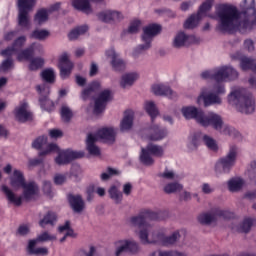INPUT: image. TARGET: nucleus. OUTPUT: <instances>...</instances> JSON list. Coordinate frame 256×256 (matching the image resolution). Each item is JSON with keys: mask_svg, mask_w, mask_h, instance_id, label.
<instances>
[{"mask_svg": "<svg viewBox=\"0 0 256 256\" xmlns=\"http://www.w3.org/2000/svg\"><path fill=\"white\" fill-rule=\"evenodd\" d=\"M41 77L46 83H55V71L51 68L42 71Z\"/></svg>", "mask_w": 256, "mask_h": 256, "instance_id": "obj_54", "label": "nucleus"}, {"mask_svg": "<svg viewBox=\"0 0 256 256\" xmlns=\"http://www.w3.org/2000/svg\"><path fill=\"white\" fill-rule=\"evenodd\" d=\"M14 116L19 123H27V121H33V113L29 111V104L27 102H21L14 109Z\"/></svg>", "mask_w": 256, "mask_h": 256, "instance_id": "obj_19", "label": "nucleus"}, {"mask_svg": "<svg viewBox=\"0 0 256 256\" xmlns=\"http://www.w3.org/2000/svg\"><path fill=\"white\" fill-rule=\"evenodd\" d=\"M253 227H256V218L246 217L238 225L237 231H239V233H250Z\"/></svg>", "mask_w": 256, "mask_h": 256, "instance_id": "obj_36", "label": "nucleus"}, {"mask_svg": "<svg viewBox=\"0 0 256 256\" xmlns=\"http://www.w3.org/2000/svg\"><path fill=\"white\" fill-rule=\"evenodd\" d=\"M200 125L202 127H212L215 131L221 133V135H228V137H232L233 139H239L241 137V133L237 129L223 122V118L215 112L204 113Z\"/></svg>", "mask_w": 256, "mask_h": 256, "instance_id": "obj_3", "label": "nucleus"}, {"mask_svg": "<svg viewBox=\"0 0 256 256\" xmlns=\"http://www.w3.org/2000/svg\"><path fill=\"white\" fill-rule=\"evenodd\" d=\"M89 30V27L87 25L84 26H79L75 29H73L69 34H68V39L70 41H75L81 37V35H85L86 31Z\"/></svg>", "mask_w": 256, "mask_h": 256, "instance_id": "obj_46", "label": "nucleus"}, {"mask_svg": "<svg viewBox=\"0 0 256 256\" xmlns=\"http://www.w3.org/2000/svg\"><path fill=\"white\" fill-rule=\"evenodd\" d=\"M49 135L52 139H59L63 137V131L59 129H52L49 131Z\"/></svg>", "mask_w": 256, "mask_h": 256, "instance_id": "obj_64", "label": "nucleus"}, {"mask_svg": "<svg viewBox=\"0 0 256 256\" xmlns=\"http://www.w3.org/2000/svg\"><path fill=\"white\" fill-rule=\"evenodd\" d=\"M239 78V72L232 66H222L213 71L212 79L217 83H225V81H235Z\"/></svg>", "mask_w": 256, "mask_h": 256, "instance_id": "obj_13", "label": "nucleus"}, {"mask_svg": "<svg viewBox=\"0 0 256 256\" xmlns=\"http://www.w3.org/2000/svg\"><path fill=\"white\" fill-rule=\"evenodd\" d=\"M121 172H119V170L115 169V168H112V167H108L106 169L105 172H103L101 175H100V179L101 181H109V179L111 177H115V175H120Z\"/></svg>", "mask_w": 256, "mask_h": 256, "instance_id": "obj_53", "label": "nucleus"}, {"mask_svg": "<svg viewBox=\"0 0 256 256\" xmlns=\"http://www.w3.org/2000/svg\"><path fill=\"white\" fill-rule=\"evenodd\" d=\"M45 65V59L41 57H35L30 60V64L28 66V69L30 71H39Z\"/></svg>", "mask_w": 256, "mask_h": 256, "instance_id": "obj_50", "label": "nucleus"}, {"mask_svg": "<svg viewBox=\"0 0 256 256\" xmlns=\"http://www.w3.org/2000/svg\"><path fill=\"white\" fill-rule=\"evenodd\" d=\"M144 108H145L146 113H148V115H150L152 121H153V119H155V117H157V115H159V110H157V106L155 105V102H153V101L146 102L144 105Z\"/></svg>", "mask_w": 256, "mask_h": 256, "instance_id": "obj_51", "label": "nucleus"}, {"mask_svg": "<svg viewBox=\"0 0 256 256\" xmlns=\"http://www.w3.org/2000/svg\"><path fill=\"white\" fill-rule=\"evenodd\" d=\"M152 93L154 95L168 97L169 99H175L177 97V93L171 87L161 83L152 85Z\"/></svg>", "mask_w": 256, "mask_h": 256, "instance_id": "obj_28", "label": "nucleus"}, {"mask_svg": "<svg viewBox=\"0 0 256 256\" xmlns=\"http://www.w3.org/2000/svg\"><path fill=\"white\" fill-rule=\"evenodd\" d=\"M117 132L113 128H102L96 134H88L86 139V149L90 155L97 157L101 155V150L95 145L99 139L104 143H113Z\"/></svg>", "mask_w": 256, "mask_h": 256, "instance_id": "obj_4", "label": "nucleus"}, {"mask_svg": "<svg viewBox=\"0 0 256 256\" xmlns=\"http://www.w3.org/2000/svg\"><path fill=\"white\" fill-rule=\"evenodd\" d=\"M159 177L162 179H167L168 181L175 180V177H177V174L173 170H165L163 173L159 174Z\"/></svg>", "mask_w": 256, "mask_h": 256, "instance_id": "obj_60", "label": "nucleus"}, {"mask_svg": "<svg viewBox=\"0 0 256 256\" xmlns=\"http://www.w3.org/2000/svg\"><path fill=\"white\" fill-rule=\"evenodd\" d=\"M139 73L137 72H127L124 73L120 77L119 86L122 87V89H127L129 87H133L137 81H139Z\"/></svg>", "mask_w": 256, "mask_h": 256, "instance_id": "obj_29", "label": "nucleus"}, {"mask_svg": "<svg viewBox=\"0 0 256 256\" xmlns=\"http://www.w3.org/2000/svg\"><path fill=\"white\" fill-rule=\"evenodd\" d=\"M97 255V248L94 246H90L88 249L80 250L76 256H96Z\"/></svg>", "mask_w": 256, "mask_h": 256, "instance_id": "obj_59", "label": "nucleus"}, {"mask_svg": "<svg viewBox=\"0 0 256 256\" xmlns=\"http://www.w3.org/2000/svg\"><path fill=\"white\" fill-rule=\"evenodd\" d=\"M181 239V234L179 231H175L170 236H165V234L162 233V239L160 241L163 243V245H175L177 241Z\"/></svg>", "mask_w": 256, "mask_h": 256, "instance_id": "obj_43", "label": "nucleus"}, {"mask_svg": "<svg viewBox=\"0 0 256 256\" xmlns=\"http://www.w3.org/2000/svg\"><path fill=\"white\" fill-rule=\"evenodd\" d=\"M67 181V175L65 174H56L54 176L55 185H63Z\"/></svg>", "mask_w": 256, "mask_h": 256, "instance_id": "obj_62", "label": "nucleus"}, {"mask_svg": "<svg viewBox=\"0 0 256 256\" xmlns=\"http://www.w3.org/2000/svg\"><path fill=\"white\" fill-rule=\"evenodd\" d=\"M61 150H59V146L55 143L48 144L47 148L39 153L40 157H43L45 155H49L50 153H59Z\"/></svg>", "mask_w": 256, "mask_h": 256, "instance_id": "obj_55", "label": "nucleus"}, {"mask_svg": "<svg viewBox=\"0 0 256 256\" xmlns=\"http://www.w3.org/2000/svg\"><path fill=\"white\" fill-rule=\"evenodd\" d=\"M44 53L43 45L40 43H32L26 49L20 50L16 55L18 61H31L35 55H43Z\"/></svg>", "mask_w": 256, "mask_h": 256, "instance_id": "obj_14", "label": "nucleus"}, {"mask_svg": "<svg viewBox=\"0 0 256 256\" xmlns=\"http://www.w3.org/2000/svg\"><path fill=\"white\" fill-rule=\"evenodd\" d=\"M21 188L23 189V198L25 201H31L39 193V186L35 182H26Z\"/></svg>", "mask_w": 256, "mask_h": 256, "instance_id": "obj_32", "label": "nucleus"}, {"mask_svg": "<svg viewBox=\"0 0 256 256\" xmlns=\"http://www.w3.org/2000/svg\"><path fill=\"white\" fill-rule=\"evenodd\" d=\"M225 212L219 208L212 209L211 211L201 214L198 217L199 223L202 225H211V223H215L219 217H223Z\"/></svg>", "mask_w": 256, "mask_h": 256, "instance_id": "obj_25", "label": "nucleus"}, {"mask_svg": "<svg viewBox=\"0 0 256 256\" xmlns=\"http://www.w3.org/2000/svg\"><path fill=\"white\" fill-rule=\"evenodd\" d=\"M227 185L230 193H239L245 185V180L241 177H234L227 182Z\"/></svg>", "mask_w": 256, "mask_h": 256, "instance_id": "obj_37", "label": "nucleus"}, {"mask_svg": "<svg viewBox=\"0 0 256 256\" xmlns=\"http://www.w3.org/2000/svg\"><path fill=\"white\" fill-rule=\"evenodd\" d=\"M164 193L166 195H173V193H179V191H183V185L178 182H170L163 187Z\"/></svg>", "mask_w": 256, "mask_h": 256, "instance_id": "obj_44", "label": "nucleus"}, {"mask_svg": "<svg viewBox=\"0 0 256 256\" xmlns=\"http://www.w3.org/2000/svg\"><path fill=\"white\" fill-rule=\"evenodd\" d=\"M110 199L114 201L116 205H121L123 201V192H120L117 186H111L108 190Z\"/></svg>", "mask_w": 256, "mask_h": 256, "instance_id": "obj_39", "label": "nucleus"}, {"mask_svg": "<svg viewBox=\"0 0 256 256\" xmlns=\"http://www.w3.org/2000/svg\"><path fill=\"white\" fill-rule=\"evenodd\" d=\"M151 221H159V213L151 210H144L137 216H132L128 219V225L132 229H143L147 227Z\"/></svg>", "mask_w": 256, "mask_h": 256, "instance_id": "obj_8", "label": "nucleus"}, {"mask_svg": "<svg viewBox=\"0 0 256 256\" xmlns=\"http://www.w3.org/2000/svg\"><path fill=\"white\" fill-rule=\"evenodd\" d=\"M49 21V10L42 8L36 12L34 15V23L37 25H43Z\"/></svg>", "mask_w": 256, "mask_h": 256, "instance_id": "obj_40", "label": "nucleus"}, {"mask_svg": "<svg viewBox=\"0 0 256 256\" xmlns=\"http://www.w3.org/2000/svg\"><path fill=\"white\" fill-rule=\"evenodd\" d=\"M1 189L6 195L9 203H13V205H16V207H20V205L23 203V197L17 196V194H15V192H13V190L6 185H3Z\"/></svg>", "mask_w": 256, "mask_h": 256, "instance_id": "obj_35", "label": "nucleus"}, {"mask_svg": "<svg viewBox=\"0 0 256 256\" xmlns=\"http://www.w3.org/2000/svg\"><path fill=\"white\" fill-rule=\"evenodd\" d=\"M18 9L17 22L18 27L29 31L31 29V15L33 9L37 6V0H17Z\"/></svg>", "mask_w": 256, "mask_h": 256, "instance_id": "obj_6", "label": "nucleus"}, {"mask_svg": "<svg viewBox=\"0 0 256 256\" xmlns=\"http://www.w3.org/2000/svg\"><path fill=\"white\" fill-rule=\"evenodd\" d=\"M36 91L40 97H49L51 88L47 84H41L36 86Z\"/></svg>", "mask_w": 256, "mask_h": 256, "instance_id": "obj_56", "label": "nucleus"}, {"mask_svg": "<svg viewBox=\"0 0 256 256\" xmlns=\"http://www.w3.org/2000/svg\"><path fill=\"white\" fill-rule=\"evenodd\" d=\"M39 103L41 109H43L44 111L51 112L55 110V103H53L51 99H49V96L39 97Z\"/></svg>", "mask_w": 256, "mask_h": 256, "instance_id": "obj_48", "label": "nucleus"}, {"mask_svg": "<svg viewBox=\"0 0 256 256\" xmlns=\"http://www.w3.org/2000/svg\"><path fill=\"white\" fill-rule=\"evenodd\" d=\"M44 145H47V136H39L32 142L33 149H41Z\"/></svg>", "mask_w": 256, "mask_h": 256, "instance_id": "obj_57", "label": "nucleus"}, {"mask_svg": "<svg viewBox=\"0 0 256 256\" xmlns=\"http://www.w3.org/2000/svg\"><path fill=\"white\" fill-rule=\"evenodd\" d=\"M213 0H206L200 7L197 14H192L184 23V29H195L199 25L202 17L207 15V11H211Z\"/></svg>", "mask_w": 256, "mask_h": 256, "instance_id": "obj_12", "label": "nucleus"}, {"mask_svg": "<svg viewBox=\"0 0 256 256\" xmlns=\"http://www.w3.org/2000/svg\"><path fill=\"white\" fill-rule=\"evenodd\" d=\"M198 105L204 103V107H211V105H221L223 100L215 92L207 93V88H203L200 95L197 98Z\"/></svg>", "mask_w": 256, "mask_h": 256, "instance_id": "obj_18", "label": "nucleus"}, {"mask_svg": "<svg viewBox=\"0 0 256 256\" xmlns=\"http://www.w3.org/2000/svg\"><path fill=\"white\" fill-rule=\"evenodd\" d=\"M131 127H133V113H128L122 119L120 129L121 131H129Z\"/></svg>", "mask_w": 256, "mask_h": 256, "instance_id": "obj_49", "label": "nucleus"}, {"mask_svg": "<svg viewBox=\"0 0 256 256\" xmlns=\"http://www.w3.org/2000/svg\"><path fill=\"white\" fill-rule=\"evenodd\" d=\"M106 57L107 59H110L112 71H115L116 73H121L126 69L127 63L125 62V60H123V58H121L119 53L115 51V48H110L106 50Z\"/></svg>", "mask_w": 256, "mask_h": 256, "instance_id": "obj_15", "label": "nucleus"}, {"mask_svg": "<svg viewBox=\"0 0 256 256\" xmlns=\"http://www.w3.org/2000/svg\"><path fill=\"white\" fill-rule=\"evenodd\" d=\"M60 117L63 123H71V119H73V110L69 105L62 104L60 108Z\"/></svg>", "mask_w": 256, "mask_h": 256, "instance_id": "obj_38", "label": "nucleus"}, {"mask_svg": "<svg viewBox=\"0 0 256 256\" xmlns=\"http://www.w3.org/2000/svg\"><path fill=\"white\" fill-rule=\"evenodd\" d=\"M29 241H34L35 243H47V241H57V236L50 234L48 231H44L39 234L36 239Z\"/></svg>", "mask_w": 256, "mask_h": 256, "instance_id": "obj_47", "label": "nucleus"}, {"mask_svg": "<svg viewBox=\"0 0 256 256\" xmlns=\"http://www.w3.org/2000/svg\"><path fill=\"white\" fill-rule=\"evenodd\" d=\"M37 245H39V244L35 241H28V245L26 247V251H27L28 255H36V256L49 255V249H47L45 247L36 248Z\"/></svg>", "mask_w": 256, "mask_h": 256, "instance_id": "obj_34", "label": "nucleus"}, {"mask_svg": "<svg viewBox=\"0 0 256 256\" xmlns=\"http://www.w3.org/2000/svg\"><path fill=\"white\" fill-rule=\"evenodd\" d=\"M242 7L244 11L239 12L237 7L229 4H222L216 9V20L218 24L216 31L219 33H235L240 30L242 33L251 31L256 27L255 0H244Z\"/></svg>", "mask_w": 256, "mask_h": 256, "instance_id": "obj_1", "label": "nucleus"}, {"mask_svg": "<svg viewBox=\"0 0 256 256\" xmlns=\"http://www.w3.org/2000/svg\"><path fill=\"white\" fill-rule=\"evenodd\" d=\"M8 57L6 60H4L1 64L2 71H9L11 67H13V59H11V56H4Z\"/></svg>", "mask_w": 256, "mask_h": 256, "instance_id": "obj_61", "label": "nucleus"}, {"mask_svg": "<svg viewBox=\"0 0 256 256\" xmlns=\"http://www.w3.org/2000/svg\"><path fill=\"white\" fill-rule=\"evenodd\" d=\"M25 43H27V37L20 36L14 41L11 47L2 50L0 55H2V57H13V55H17V53L23 49Z\"/></svg>", "mask_w": 256, "mask_h": 256, "instance_id": "obj_26", "label": "nucleus"}, {"mask_svg": "<svg viewBox=\"0 0 256 256\" xmlns=\"http://www.w3.org/2000/svg\"><path fill=\"white\" fill-rule=\"evenodd\" d=\"M161 33V26L157 24H151L146 26L143 29L142 41L144 44H139L134 49V55H141V53H145V51H149L151 49V43H153V38L157 37Z\"/></svg>", "mask_w": 256, "mask_h": 256, "instance_id": "obj_7", "label": "nucleus"}, {"mask_svg": "<svg viewBox=\"0 0 256 256\" xmlns=\"http://www.w3.org/2000/svg\"><path fill=\"white\" fill-rule=\"evenodd\" d=\"M72 7L77 11H81L85 15H93L91 0H72Z\"/></svg>", "mask_w": 256, "mask_h": 256, "instance_id": "obj_33", "label": "nucleus"}, {"mask_svg": "<svg viewBox=\"0 0 256 256\" xmlns=\"http://www.w3.org/2000/svg\"><path fill=\"white\" fill-rule=\"evenodd\" d=\"M108 101H111V90L106 89V90H103L99 94V96L95 99V104H94L95 115H99L105 111V107H107Z\"/></svg>", "mask_w": 256, "mask_h": 256, "instance_id": "obj_22", "label": "nucleus"}, {"mask_svg": "<svg viewBox=\"0 0 256 256\" xmlns=\"http://www.w3.org/2000/svg\"><path fill=\"white\" fill-rule=\"evenodd\" d=\"M58 67L60 69V77L62 79H67L71 75V71H73V62L69 60V54L67 52H64L60 58Z\"/></svg>", "mask_w": 256, "mask_h": 256, "instance_id": "obj_23", "label": "nucleus"}, {"mask_svg": "<svg viewBox=\"0 0 256 256\" xmlns=\"http://www.w3.org/2000/svg\"><path fill=\"white\" fill-rule=\"evenodd\" d=\"M25 175L21 170L14 169L12 175L10 176V186L14 191H18L25 184Z\"/></svg>", "mask_w": 256, "mask_h": 256, "instance_id": "obj_30", "label": "nucleus"}, {"mask_svg": "<svg viewBox=\"0 0 256 256\" xmlns=\"http://www.w3.org/2000/svg\"><path fill=\"white\" fill-rule=\"evenodd\" d=\"M98 89H101L98 82H93L86 89L82 91V99H89V97H93L94 93H97Z\"/></svg>", "mask_w": 256, "mask_h": 256, "instance_id": "obj_45", "label": "nucleus"}, {"mask_svg": "<svg viewBox=\"0 0 256 256\" xmlns=\"http://www.w3.org/2000/svg\"><path fill=\"white\" fill-rule=\"evenodd\" d=\"M193 43H197V38L194 35H189L180 31L174 36L172 47L174 49H183L185 47H190Z\"/></svg>", "mask_w": 256, "mask_h": 256, "instance_id": "obj_17", "label": "nucleus"}, {"mask_svg": "<svg viewBox=\"0 0 256 256\" xmlns=\"http://www.w3.org/2000/svg\"><path fill=\"white\" fill-rule=\"evenodd\" d=\"M203 141L204 145L210 149V151H219V145L213 137L203 134L201 132H196L190 137V142L188 143L189 151H197V147Z\"/></svg>", "mask_w": 256, "mask_h": 256, "instance_id": "obj_10", "label": "nucleus"}, {"mask_svg": "<svg viewBox=\"0 0 256 256\" xmlns=\"http://www.w3.org/2000/svg\"><path fill=\"white\" fill-rule=\"evenodd\" d=\"M98 19L100 21H103V23H109L110 25H116V23H121L123 19H125V16H123V13L115 10H106L103 12H100L98 14Z\"/></svg>", "mask_w": 256, "mask_h": 256, "instance_id": "obj_20", "label": "nucleus"}, {"mask_svg": "<svg viewBox=\"0 0 256 256\" xmlns=\"http://www.w3.org/2000/svg\"><path fill=\"white\" fill-rule=\"evenodd\" d=\"M83 154L81 152H76L73 150H60L58 156L55 158L56 165H68L70 161L74 159H81Z\"/></svg>", "mask_w": 256, "mask_h": 256, "instance_id": "obj_21", "label": "nucleus"}, {"mask_svg": "<svg viewBox=\"0 0 256 256\" xmlns=\"http://www.w3.org/2000/svg\"><path fill=\"white\" fill-rule=\"evenodd\" d=\"M167 135H169V131H167V128H161L157 124H153L150 127V141H162V139H165Z\"/></svg>", "mask_w": 256, "mask_h": 256, "instance_id": "obj_31", "label": "nucleus"}, {"mask_svg": "<svg viewBox=\"0 0 256 256\" xmlns=\"http://www.w3.org/2000/svg\"><path fill=\"white\" fill-rule=\"evenodd\" d=\"M202 193H204V195H211V193H213L215 191V188H213L211 186V184L209 183H204L202 184Z\"/></svg>", "mask_w": 256, "mask_h": 256, "instance_id": "obj_63", "label": "nucleus"}, {"mask_svg": "<svg viewBox=\"0 0 256 256\" xmlns=\"http://www.w3.org/2000/svg\"><path fill=\"white\" fill-rule=\"evenodd\" d=\"M68 202L74 213H83L85 211V200H83L82 195L70 194L68 195Z\"/></svg>", "mask_w": 256, "mask_h": 256, "instance_id": "obj_27", "label": "nucleus"}, {"mask_svg": "<svg viewBox=\"0 0 256 256\" xmlns=\"http://www.w3.org/2000/svg\"><path fill=\"white\" fill-rule=\"evenodd\" d=\"M161 158L165 155V149H163V146L149 143L146 148L141 149L140 154V161L143 163V165L151 166L153 163H155V160L153 157Z\"/></svg>", "mask_w": 256, "mask_h": 256, "instance_id": "obj_9", "label": "nucleus"}, {"mask_svg": "<svg viewBox=\"0 0 256 256\" xmlns=\"http://www.w3.org/2000/svg\"><path fill=\"white\" fill-rule=\"evenodd\" d=\"M138 236L143 245H151L159 243L163 239V232L153 230L151 224H148L139 230Z\"/></svg>", "mask_w": 256, "mask_h": 256, "instance_id": "obj_11", "label": "nucleus"}, {"mask_svg": "<svg viewBox=\"0 0 256 256\" xmlns=\"http://www.w3.org/2000/svg\"><path fill=\"white\" fill-rule=\"evenodd\" d=\"M240 67H241L242 71H249V69H250L251 71L256 73L255 60H253L249 57H242L240 59Z\"/></svg>", "mask_w": 256, "mask_h": 256, "instance_id": "obj_41", "label": "nucleus"}, {"mask_svg": "<svg viewBox=\"0 0 256 256\" xmlns=\"http://www.w3.org/2000/svg\"><path fill=\"white\" fill-rule=\"evenodd\" d=\"M181 113L185 119H195V121L198 122L199 125H201V121H203V117L205 115V112L203 110H200L195 106H185L181 109Z\"/></svg>", "mask_w": 256, "mask_h": 256, "instance_id": "obj_24", "label": "nucleus"}, {"mask_svg": "<svg viewBox=\"0 0 256 256\" xmlns=\"http://www.w3.org/2000/svg\"><path fill=\"white\" fill-rule=\"evenodd\" d=\"M49 36V31L47 30H33L29 35L30 39H37L38 41H44Z\"/></svg>", "mask_w": 256, "mask_h": 256, "instance_id": "obj_52", "label": "nucleus"}, {"mask_svg": "<svg viewBox=\"0 0 256 256\" xmlns=\"http://www.w3.org/2000/svg\"><path fill=\"white\" fill-rule=\"evenodd\" d=\"M139 244L135 240H119L115 242V256H122L124 253H137Z\"/></svg>", "mask_w": 256, "mask_h": 256, "instance_id": "obj_16", "label": "nucleus"}, {"mask_svg": "<svg viewBox=\"0 0 256 256\" xmlns=\"http://www.w3.org/2000/svg\"><path fill=\"white\" fill-rule=\"evenodd\" d=\"M141 27V21L134 20L130 23V26L128 27L127 33H130V35H135V33H139V28Z\"/></svg>", "mask_w": 256, "mask_h": 256, "instance_id": "obj_58", "label": "nucleus"}, {"mask_svg": "<svg viewBox=\"0 0 256 256\" xmlns=\"http://www.w3.org/2000/svg\"><path fill=\"white\" fill-rule=\"evenodd\" d=\"M57 221V214L54 212H48L42 220L39 221L40 227L42 229H45L47 225H51L52 227L55 225V222Z\"/></svg>", "mask_w": 256, "mask_h": 256, "instance_id": "obj_42", "label": "nucleus"}, {"mask_svg": "<svg viewBox=\"0 0 256 256\" xmlns=\"http://www.w3.org/2000/svg\"><path fill=\"white\" fill-rule=\"evenodd\" d=\"M229 105L235 107L239 113L244 115H252L255 113V97L245 88L232 87L230 93L227 96Z\"/></svg>", "mask_w": 256, "mask_h": 256, "instance_id": "obj_2", "label": "nucleus"}, {"mask_svg": "<svg viewBox=\"0 0 256 256\" xmlns=\"http://www.w3.org/2000/svg\"><path fill=\"white\" fill-rule=\"evenodd\" d=\"M237 157H239V146H237V144H231L226 155L216 162L214 167L215 175L217 177L229 175L231 169H233L237 163Z\"/></svg>", "mask_w": 256, "mask_h": 256, "instance_id": "obj_5", "label": "nucleus"}]
</instances>
